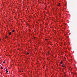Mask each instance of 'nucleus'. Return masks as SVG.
<instances>
[{"instance_id":"nucleus-1","label":"nucleus","mask_w":77,"mask_h":77,"mask_svg":"<svg viewBox=\"0 0 77 77\" xmlns=\"http://www.w3.org/2000/svg\"><path fill=\"white\" fill-rule=\"evenodd\" d=\"M5 71H6V73H8V69H6V70H5Z\"/></svg>"},{"instance_id":"nucleus-2","label":"nucleus","mask_w":77,"mask_h":77,"mask_svg":"<svg viewBox=\"0 0 77 77\" xmlns=\"http://www.w3.org/2000/svg\"><path fill=\"white\" fill-rule=\"evenodd\" d=\"M5 38H8V36H5Z\"/></svg>"},{"instance_id":"nucleus-3","label":"nucleus","mask_w":77,"mask_h":77,"mask_svg":"<svg viewBox=\"0 0 77 77\" xmlns=\"http://www.w3.org/2000/svg\"><path fill=\"white\" fill-rule=\"evenodd\" d=\"M62 66H63V67H64L65 66H64V65L63 64L62 65Z\"/></svg>"},{"instance_id":"nucleus-4","label":"nucleus","mask_w":77,"mask_h":77,"mask_svg":"<svg viewBox=\"0 0 77 77\" xmlns=\"http://www.w3.org/2000/svg\"><path fill=\"white\" fill-rule=\"evenodd\" d=\"M11 32H9V35H11Z\"/></svg>"},{"instance_id":"nucleus-5","label":"nucleus","mask_w":77,"mask_h":77,"mask_svg":"<svg viewBox=\"0 0 77 77\" xmlns=\"http://www.w3.org/2000/svg\"><path fill=\"white\" fill-rule=\"evenodd\" d=\"M60 63L62 64V63H63V62H62V61H61Z\"/></svg>"},{"instance_id":"nucleus-6","label":"nucleus","mask_w":77,"mask_h":77,"mask_svg":"<svg viewBox=\"0 0 77 77\" xmlns=\"http://www.w3.org/2000/svg\"><path fill=\"white\" fill-rule=\"evenodd\" d=\"M1 69H3V67L2 66L1 67Z\"/></svg>"},{"instance_id":"nucleus-7","label":"nucleus","mask_w":77,"mask_h":77,"mask_svg":"<svg viewBox=\"0 0 77 77\" xmlns=\"http://www.w3.org/2000/svg\"><path fill=\"white\" fill-rule=\"evenodd\" d=\"M14 30H13V31H12V32H14Z\"/></svg>"},{"instance_id":"nucleus-8","label":"nucleus","mask_w":77,"mask_h":77,"mask_svg":"<svg viewBox=\"0 0 77 77\" xmlns=\"http://www.w3.org/2000/svg\"><path fill=\"white\" fill-rule=\"evenodd\" d=\"M5 63V61L3 62V63Z\"/></svg>"},{"instance_id":"nucleus-9","label":"nucleus","mask_w":77,"mask_h":77,"mask_svg":"<svg viewBox=\"0 0 77 77\" xmlns=\"http://www.w3.org/2000/svg\"><path fill=\"white\" fill-rule=\"evenodd\" d=\"M29 54V53H27V54Z\"/></svg>"},{"instance_id":"nucleus-10","label":"nucleus","mask_w":77,"mask_h":77,"mask_svg":"<svg viewBox=\"0 0 77 77\" xmlns=\"http://www.w3.org/2000/svg\"><path fill=\"white\" fill-rule=\"evenodd\" d=\"M58 6H59V5H58Z\"/></svg>"},{"instance_id":"nucleus-11","label":"nucleus","mask_w":77,"mask_h":77,"mask_svg":"<svg viewBox=\"0 0 77 77\" xmlns=\"http://www.w3.org/2000/svg\"><path fill=\"white\" fill-rule=\"evenodd\" d=\"M46 41H47V40H48L47 39H46Z\"/></svg>"},{"instance_id":"nucleus-12","label":"nucleus","mask_w":77,"mask_h":77,"mask_svg":"<svg viewBox=\"0 0 77 77\" xmlns=\"http://www.w3.org/2000/svg\"><path fill=\"white\" fill-rule=\"evenodd\" d=\"M0 41H1V39H0Z\"/></svg>"},{"instance_id":"nucleus-13","label":"nucleus","mask_w":77,"mask_h":77,"mask_svg":"<svg viewBox=\"0 0 77 77\" xmlns=\"http://www.w3.org/2000/svg\"><path fill=\"white\" fill-rule=\"evenodd\" d=\"M59 5H60V4H59Z\"/></svg>"}]
</instances>
